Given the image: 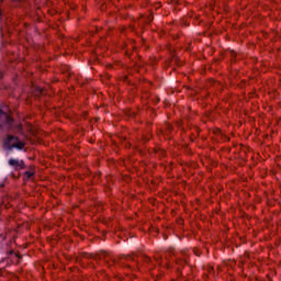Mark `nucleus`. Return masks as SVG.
I'll list each match as a JSON object with an SVG mask.
<instances>
[{"instance_id":"1","label":"nucleus","mask_w":281,"mask_h":281,"mask_svg":"<svg viewBox=\"0 0 281 281\" xmlns=\"http://www.w3.org/2000/svg\"><path fill=\"white\" fill-rule=\"evenodd\" d=\"M3 146L5 150H9V153H12L14 148H16V150H23V148H25V143L21 142L16 136L8 135L7 138L4 139Z\"/></svg>"},{"instance_id":"2","label":"nucleus","mask_w":281,"mask_h":281,"mask_svg":"<svg viewBox=\"0 0 281 281\" xmlns=\"http://www.w3.org/2000/svg\"><path fill=\"white\" fill-rule=\"evenodd\" d=\"M168 258H175L176 262H179L181 260V256L176 255L175 251H168L165 254V261L164 258L159 257V255L155 256V260L158 262V265H165V267H168Z\"/></svg>"},{"instance_id":"3","label":"nucleus","mask_w":281,"mask_h":281,"mask_svg":"<svg viewBox=\"0 0 281 281\" xmlns=\"http://www.w3.org/2000/svg\"><path fill=\"white\" fill-rule=\"evenodd\" d=\"M12 124H14V120L8 113L0 110V131L3 130V126H8L9 131H11Z\"/></svg>"},{"instance_id":"4","label":"nucleus","mask_w":281,"mask_h":281,"mask_svg":"<svg viewBox=\"0 0 281 281\" xmlns=\"http://www.w3.org/2000/svg\"><path fill=\"white\" fill-rule=\"evenodd\" d=\"M93 258L94 260H104L108 267H111V265H115V257L106 251H103L99 254V256H94Z\"/></svg>"},{"instance_id":"5","label":"nucleus","mask_w":281,"mask_h":281,"mask_svg":"<svg viewBox=\"0 0 281 281\" xmlns=\"http://www.w3.org/2000/svg\"><path fill=\"white\" fill-rule=\"evenodd\" d=\"M8 164L13 170H23L25 168V162L16 158H10Z\"/></svg>"},{"instance_id":"6","label":"nucleus","mask_w":281,"mask_h":281,"mask_svg":"<svg viewBox=\"0 0 281 281\" xmlns=\"http://www.w3.org/2000/svg\"><path fill=\"white\" fill-rule=\"evenodd\" d=\"M11 243L3 239L0 244V251H2V254H8V255H12L14 254V250L12 248H10Z\"/></svg>"},{"instance_id":"7","label":"nucleus","mask_w":281,"mask_h":281,"mask_svg":"<svg viewBox=\"0 0 281 281\" xmlns=\"http://www.w3.org/2000/svg\"><path fill=\"white\" fill-rule=\"evenodd\" d=\"M124 260H126L127 262H135L137 259L135 258V256H123L121 258V262L124 263Z\"/></svg>"},{"instance_id":"8","label":"nucleus","mask_w":281,"mask_h":281,"mask_svg":"<svg viewBox=\"0 0 281 281\" xmlns=\"http://www.w3.org/2000/svg\"><path fill=\"white\" fill-rule=\"evenodd\" d=\"M25 177L26 179H31V177H34V171H26Z\"/></svg>"},{"instance_id":"9","label":"nucleus","mask_w":281,"mask_h":281,"mask_svg":"<svg viewBox=\"0 0 281 281\" xmlns=\"http://www.w3.org/2000/svg\"><path fill=\"white\" fill-rule=\"evenodd\" d=\"M144 260H145V262H150V258L149 257H145Z\"/></svg>"},{"instance_id":"10","label":"nucleus","mask_w":281,"mask_h":281,"mask_svg":"<svg viewBox=\"0 0 281 281\" xmlns=\"http://www.w3.org/2000/svg\"><path fill=\"white\" fill-rule=\"evenodd\" d=\"M213 271H214V268L210 267L209 268V273H213Z\"/></svg>"},{"instance_id":"11","label":"nucleus","mask_w":281,"mask_h":281,"mask_svg":"<svg viewBox=\"0 0 281 281\" xmlns=\"http://www.w3.org/2000/svg\"><path fill=\"white\" fill-rule=\"evenodd\" d=\"M23 126L22 125H18V131H22Z\"/></svg>"},{"instance_id":"12","label":"nucleus","mask_w":281,"mask_h":281,"mask_svg":"<svg viewBox=\"0 0 281 281\" xmlns=\"http://www.w3.org/2000/svg\"><path fill=\"white\" fill-rule=\"evenodd\" d=\"M181 255L183 256V260L186 261V255L183 252H181Z\"/></svg>"},{"instance_id":"13","label":"nucleus","mask_w":281,"mask_h":281,"mask_svg":"<svg viewBox=\"0 0 281 281\" xmlns=\"http://www.w3.org/2000/svg\"><path fill=\"white\" fill-rule=\"evenodd\" d=\"M13 1H21V0H13Z\"/></svg>"}]
</instances>
